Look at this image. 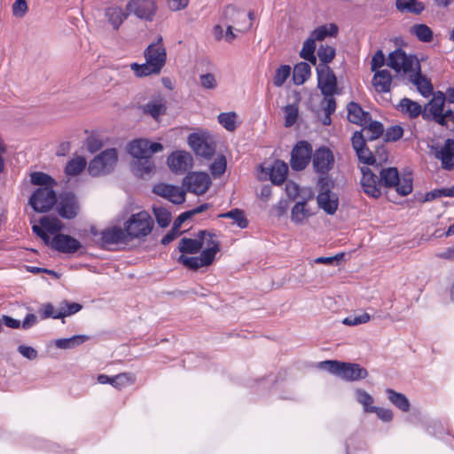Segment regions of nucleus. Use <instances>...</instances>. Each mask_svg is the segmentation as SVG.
Wrapping results in <instances>:
<instances>
[{"mask_svg": "<svg viewBox=\"0 0 454 454\" xmlns=\"http://www.w3.org/2000/svg\"><path fill=\"white\" fill-rule=\"evenodd\" d=\"M153 227V221L151 215L141 211L131 215L124 223V230L129 239H141L149 235Z\"/></svg>", "mask_w": 454, "mask_h": 454, "instance_id": "obj_2", "label": "nucleus"}, {"mask_svg": "<svg viewBox=\"0 0 454 454\" xmlns=\"http://www.w3.org/2000/svg\"><path fill=\"white\" fill-rule=\"evenodd\" d=\"M355 398L356 402L362 405L364 412H372L375 405H373L374 398L372 395L362 388H356L355 390Z\"/></svg>", "mask_w": 454, "mask_h": 454, "instance_id": "obj_40", "label": "nucleus"}, {"mask_svg": "<svg viewBox=\"0 0 454 454\" xmlns=\"http://www.w3.org/2000/svg\"><path fill=\"white\" fill-rule=\"evenodd\" d=\"M311 67L309 63L300 62L295 65L293 72V80L296 85L303 84L310 76Z\"/></svg>", "mask_w": 454, "mask_h": 454, "instance_id": "obj_38", "label": "nucleus"}, {"mask_svg": "<svg viewBox=\"0 0 454 454\" xmlns=\"http://www.w3.org/2000/svg\"><path fill=\"white\" fill-rule=\"evenodd\" d=\"M183 185L188 192L197 195H202L209 189L211 178L207 173L192 172L184 178Z\"/></svg>", "mask_w": 454, "mask_h": 454, "instance_id": "obj_13", "label": "nucleus"}, {"mask_svg": "<svg viewBox=\"0 0 454 454\" xmlns=\"http://www.w3.org/2000/svg\"><path fill=\"white\" fill-rule=\"evenodd\" d=\"M221 218H230L233 220V223L237 224L240 229H245L248 225V221L246 218L244 212L239 208H234L226 213L219 215Z\"/></svg>", "mask_w": 454, "mask_h": 454, "instance_id": "obj_43", "label": "nucleus"}, {"mask_svg": "<svg viewBox=\"0 0 454 454\" xmlns=\"http://www.w3.org/2000/svg\"><path fill=\"white\" fill-rule=\"evenodd\" d=\"M51 247L60 253L73 254L81 247V243L69 235L57 234L52 238Z\"/></svg>", "mask_w": 454, "mask_h": 454, "instance_id": "obj_22", "label": "nucleus"}, {"mask_svg": "<svg viewBox=\"0 0 454 454\" xmlns=\"http://www.w3.org/2000/svg\"><path fill=\"white\" fill-rule=\"evenodd\" d=\"M334 163V155L329 148L321 146L314 152L312 164L314 170L317 174L326 175L333 168Z\"/></svg>", "mask_w": 454, "mask_h": 454, "instance_id": "obj_14", "label": "nucleus"}, {"mask_svg": "<svg viewBox=\"0 0 454 454\" xmlns=\"http://www.w3.org/2000/svg\"><path fill=\"white\" fill-rule=\"evenodd\" d=\"M89 339V336L83 334L74 335L70 338L56 340L55 346L60 349H72L82 345Z\"/></svg>", "mask_w": 454, "mask_h": 454, "instance_id": "obj_34", "label": "nucleus"}, {"mask_svg": "<svg viewBox=\"0 0 454 454\" xmlns=\"http://www.w3.org/2000/svg\"><path fill=\"white\" fill-rule=\"evenodd\" d=\"M317 204L329 215H333L338 208V197L329 190L322 191L317 195Z\"/></svg>", "mask_w": 454, "mask_h": 454, "instance_id": "obj_28", "label": "nucleus"}, {"mask_svg": "<svg viewBox=\"0 0 454 454\" xmlns=\"http://www.w3.org/2000/svg\"><path fill=\"white\" fill-rule=\"evenodd\" d=\"M370 319L371 316L366 312H363L360 314L349 315L342 320V324L348 326H356L365 324L370 321Z\"/></svg>", "mask_w": 454, "mask_h": 454, "instance_id": "obj_53", "label": "nucleus"}, {"mask_svg": "<svg viewBox=\"0 0 454 454\" xmlns=\"http://www.w3.org/2000/svg\"><path fill=\"white\" fill-rule=\"evenodd\" d=\"M386 393L389 402L396 408L404 412L410 410V402L403 394L396 392L391 388H387Z\"/></svg>", "mask_w": 454, "mask_h": 454, "instance_id": "obj_36", "label": "nucleus"}, {"mask_svg": "<svg viewBox=\"0 0 454 454\" xmlns=\"http://www.w3.org/2000/svg\"><path fill=\"white\" fill-rule=\"evenodd\" d=\"M153 213L158 224L160 227H167L171 221L170 213L161 207H153Z\"/></svg>", "mask_w": 454, "mask_h": 454, "instance_id": "obj_56", "label": "nucleus"}, {"mask_svg": "<svg viewBox=\"0 0 454 454\" xmlns=\"http://www.w3.org/2000/svg\"><path fill=\"white\" fill-rule=\"evenodd\" d=\"M380 181L385 187H395L396 192L402 196H406L412 191V177L406 175L400 178L395 168H382Z\"/></svg>", "mask_w": 454, "mask_h": 454, "instance_id": "obj_3", "label": "nucleus"}, {"mask_svg": "<svg viewBox=\"0 0 454 454\" xmlns=\"http://www.w3.org/2000/svg\"><path fill=\"white\" fill-rule=\"evenodd\" d=\"M162 37L160 36L156 43H151L145 51V60L151 62L153 70H161L166 62V50L161 43Z\"/></svg>", "mask_w": 454, "mask_h": 454, "instance_id": "obj_19", "label": "nucleus"}, {"mask_svg": "<svg viewBox=\"0 0 454 454\" xmlns=\"http://www.w3.org/2000/svg\"><path fill=\"white\" fill-rule=\"evenodd\" d=\"M397 109L411 118L418 117L422 111L421 106L419 103L407 98L400 101Z\"/></svg>", "mask_w": 454, "mask_h": 454, "instance_id": "obj_35", "label": "nucleus"}, {"mask_svg": "<svg viewBox=\"0 0 454 454\" xmlns=\"http://www.w3.org/2000/svg\"><path fill=\"white\" fill-rule=\"evenodd\" d=\"M28 6L26 0H16L12 6V15L21 19L27 12Z\"/></svg>", "mask_w": 454, "mask_h": 454, "instance_id": "obj_60", "label": "nucleus"}, {"mask_svg": "<svg viewBox=\"0 0 454 454\" xmlns=\"http://www.w3.org/2000/svg\"><path fill=\"white\" fill-rule=\"evenodd\" d=\"M288 171L287 165L280 160H277L271 167L270 177L273 184H280L286 177Z\"/></svg>", "mask_w": 454, "mask_h": 454, "instance_id": "obj_39", "label": "nucleus"}, {"mask_svg": "<svg viewBox=\"0 0 454 454\" xmlns=\"http://www.w3.org/2000/svg\"><path fill=\"white\" fill-rule=\"evenodd\" d=\"M219 123L228 131H234L237 128V114L234 112L222 113L217 117Z\"/></svg>", "mask_w": 454, "mask_h": 454, "instance_id": "obj_48", "label": "nucleus"}, {"mask_svg": "<svg viewBox=\"0 0 454 454\" xmlns=\"http://www.w3.org/2000/svg\"><path fill=\"white\" fill-rule=\"evenodd\" d=\"M98 382L100 384H110L115 388L121 389L135 382V377L131 373L122 372L114 377L106 374H99L98 376Z\"/></svg>", "mask_w": 454, "mask_h": 454, "instance_id": "obj_26", "label": "nucleus"}, {"mask_svg": "<svg viewBox=\"0 0 454 454\" xmlns=\"http://www.w3.org/2000/svg\"><path fill=\"white\" fill-rule=\"evenodd\" d=\"M411 82L416 86L418 91L425 98L429 97L433 92V86L429 80L422 76L419 71L410 76Z\"/></svg>", "mask_w": 454, "mask_h": 454, "instance_id": "obj_32", "label": "nucleus"}, {"mask_svg": "<svg viewBox=\"0 0 454 454\" xmlns=\"http://www.w3.org/2000/svg\"><path fill=\"white\" fill-rule=\"evenodd\" d=\"M117 158L116 149L110 148L103 151L90 162L89 174L92 176H99L110 173L117 162Z\"/></svg>", "mask_w": 454, "mask_h": 454, "instance_id": "obj_5", "label": "nucleus"}, {"mask_svg": "<svg viewBox=\"0 0 454 454\" xmlns=\"http://www.w3.org/2000/svg\"><path fill=\"white\" fill-rule=\"evenodd\" d=\"M82 306L76 302H69L67 300L62 301L59 304V318L72 316L82 309Z\"/></svg>", "mask_w": 454, "mask_h": 454, "instance_id": "obj_45", "label": "nucleus"}, {"mask_svg": "<svg viewBox=\"0 0 454 454\" xmlns=\"http://www.w3.org/2000/svg\"><path fill=\"white\" fill-rule=\"evenodd\" d=\"M188 144L197 155L206 159H209L215 151V145L211 140L196 133L188 137Z\"/></svg>", "mask_w": 454, "mask_h": 454, "instance_id": "obj_18", "label": "nucleus"}, {"mask_svg": "<svg viewBox=\"0 0 454 454\" xmlns=\"http://www.w3.org/2000/svg\"><path fill=\"white\" fill-rule=\"evenodd\" d=\"M285 126L291 127L293 126L297 119L299 114V109L297 104L287 105L285 109Z\"/></svg>", "mask_w": 454, "mask_h": 454, "instance_id": "obj_54", "label": "nucleus"}, {"mask_svg": "<svg viewBox=\"0 0 454 454\" xmlns=\"http://www.w3.org/2000/svg\"><path fill=\"white\" fill-rule=\"evenodd\" d=\"M362 126V132L366 139L371 141L379 138L384 132L383 125L380 121H371V118L368 119V122L365 125Z\"/></svg>", "mask_w": 454, "mask_h": 454, "instance_id": "obj_37", "label": "nucleus"}, {"mask_svg": "<svg viewBox=\"0 0 454 454\" xmlns=\"http://www.w3.org/2000/svg\"><path fill=\"white\" fill-rule=\"evenodd\" d=\"M396 8L403 12H411L415 14L421 13L425 6L417 0H396Z\"/></svg>", "mask_w": 454, "mask_h": 454, "instance_id": "obj_41", "label": "nucleus"}, {"mask_svg": "<svg viewBox=\"0 0 454 454\" xmlns=\"http://www.w3.org/2000/svg\"><path fill=\"white\" fill-rule=\"evenodd\" d=\"M338 33V27L333 24H325L315 28L309 35L314 41H323L326 37H333Z\"/></svg>", "mask_w": 454, "mask_h": 454, "instance_id": "obj_33", "label": "nucleus"}, {"mask_svg": "<svg viewBox=\"0 0 454 454\" xmlns=\"http://www.w3.org/2000/svg\"><path fill=\"white\" fill-rule=\"evenodd\" d=\"M445 95L438 91L433 95L432 99L427 105L426 110L433 116L434 120L441 125H444V116H442Z\"/></svg>", "mask_w": 454, "mask_h": 454, "instance_id": "obj_25", "label": "nucleus"}, {"mask_svg": "<svg viewBox=\"0 0 454 454\" xmlns=\"http://www.w3.org/2000/svg\"><path fill=\"white\" fill-rule=\"evenodd\" d=\"M431 153L441 161V167L444 170L450 171L454 168V139L448 138L443 144H434L430 147Z\"/></svg>", "mask_w": 454, "mask_h": 454, "instance_id": "obj_11", "label": "nucleus"}, {"mask_svg": "<svg viewBox=\"0 0 454 454\" xmlns=\"http://www.w3.org/2000/svg\"><path fill=\"white\" fill-rule=\"evenodd\" d=\"M39 312L43 318H49V317H52L55 319L59 318V306L55 307L51 303H46V304L43 305L42 308L40 309Z\"/></svg>", "mask_w": 454, "mask_h": 454, "instance_id": "obj_61", "label": "nucleus"}, {"mask_svg": "<svg viewBox=\"0 0 454 454\" xmlns=\"http://www.w3.org/2000/svg\"><path fill=\"white\" fill-rule=\"evenodd\" d=\"M403 129L401 126L395 125L386 130V139L387 141H396L403 137Z\"/></svg>", "mask_w": 454, "mask_h": 454, "instance_id": "obj_63", "label": "nucleus"}, {"mask_svg": "<svg viewBox=\"0 0 454 454\" xmlns=\"http://www.w3.org/2000/svg\"><path fill=\"white\" fill-rule=\"evenodd\" d=\"M392 83V76L388 70L383 69L375 72L372 85L378 92H388Z\"/></svg>", "mask_w": 454, "mask_h": 454, "instance_id": "obj_30", "label": "nucleus"}, {"mask_svg": "<svg viewBox=\"0 0 454 454\" xmlns=\"http://www.w3.org/2000/svg\"><path fill=\"white\" fill-rule=\"evenodd\" d=\"M223 22L230 23L239 32L247 31L252 26L253 12L238 10L234 5H228L223 11Z\"/></svg>", "mask_w": 454, "mask_h": 454, "instance_id": "obj_6", "label": "nucleus"}, {"mask_svg": "<svg viewBox=\"0 0 454 454\" xmlns=\"http://www.w3.org/2000/svg\"><path fill=\"white\" fill-rule=\"evenodd\" d=\"M219 244L214 238V235L200 231L195 239L183 238L179 241L178 248L183 254H196L202 248L208 247V245Z\"/></svg>", "mask_w": 454, "mask_h": 454, "instance_id": "obj_8", "label": "nucleus"}, {"mask_svg": "<svg viewBox=\"0 0 454 454\" xmlns=\"http://www.w3.org/2000/svg\"><path fill=\"white\" fill-rule=\"evenodd\" d=\"M411 31L422 42H430L432 40L433 32L431 28L425 24L414 25Z\"/></svg>", "mask_w": 454, "mask_h": 454, "instance_id": "obj_50", "label": "nucleus"}, {"mask_svg": "<svg viewBox=\"0 0 454 454\" xmlns=\"http://www.w3.org/2000/svg\"><path fill=\"white\" fill-rule=\"evenodd\" d=\"M372 413H375L377 417L384 422L391 421L394 417L393 411L391 410L377 406L374 407Z\"/></svg>", "mask_w": 454, "mask_h": 454, "instance_id": "obj_64", "label": "nucleus"}, {"mask_svg": "<svg viewBox=\"0 0 454 454\" xmlns=\"http://www.w3.org/2000/svg\"><path fill=\"white\" fill-rule=\"evenodd\" d=\"M132 171L139 177L151 176L154 169V163L152 157H142L135 159L131 165Z\"/></svg>", "mask_w": 454, "mask_h": 454, "instance_id": "obj_29", "label": "nucleus"}, {"mask_svg": "<svg viewBox=\"0 0 454 454\" xmlns=\"http://www.w3.org/2000/svg\"><path fill=\"white\" fill-rule=\"evenodd\" d=\"M87 165V161L83 157L77 156L67 162L65 172L67 176H77L79 175Z\"/></svg>", "mask_w": 454, "mask_h": 454, "instance_id": "obj_42", "label": "nucleus"}, {"mask_svg": "<svg viewBox=\"0 0 454 454\" xmlns=\"http://www.w3.org/2000/svg\"><path fill=\"white\" fill-rule=\"evenodd\" d=\"M387 66L397 74H407L409 77L420 70L417 58L407 55L403 50H395L388 55Z\"/></svg>", "mask_w": 454, "mask_h": 454, "instance_id": "obj_4", "label": "nucleus"}, {"mask_svg": "<svg viewBox=\"0 0 454 454\" xmlns=\"http://www.w3.org/2000/svg\"><path fill=\"white\" fill-rule=\"evenodd\" d=\"M209 246L210 247L203 249L199 256L190 257L181 254L178 257V262L191 270H198L201 267L210 265L213 262L216 253L219 251V244H211Z\"/></svg>", "mask_w": 454, "mask_h": 454, "instance_id": "obj_9", "label": "nucleus"}, {"mask_svg": "<svg viewBox=\"0 0 454 454\" xmlns=\"http://www.w3.org/2000/svg\"><path fill=\"white\" fill-rule=\"evenodd\" d=\"M211 172L215 176H220L225 172L226 169V160L225 157H218L210 167Z\"/></svg>", "mask_w": 454, "mask_h": 454, "instance_id": "obj_62", "label": "nucleus"}, {"mask_svg": "<svg viewBox=\"0 0 454 454\" xmlns=\"http://www.w3.org/2000/svg\"><path fill=\"white\" fill-rule=\"evenodd\" d=\"M42 227L48 232L53 234L63 228V223L55 216H43L40 220Z\"/></svg>", "mask_w": 454, "mask_h": 454, "instance_id": "obj_46", "label": "nucleus"}, {"mask_svg": "<svg viewBox=\"0 0 454 454\" xmlns=\"http://www.w3.org/2000/svg\"><path fill=\"white\" fill-rule=\"evenodd\" d=\"M316 41L310 36L303 43L300 55L305 60L309 61L312 65H316L317 57L315 56Z\"/></svg>", "mask_w": 454, "mask_h": 454, "instance_id": "obj_44", "label": "nucleus"}, {"mask_svg": "<svg viewBox=\"0 0 454 454\" xmlns=\"http://www.w3.org/2000/svg\"><path fill=\"white\" fill-rule=\"evenodd\" d=\"M317 57L321 62L319 65L328 66L335 57V49L330 45L321 44L317 50Z\"/></svg>", "mask_w": 454, "mask_h": 454, "instance_id": "obj_49", "label": "nucleus"}, {"mask_svg": "<svg viewBox=\"0 0 454 454\" xmlns=\"http://www.w3.org/2000/svg\"><path fill=\"white\" fill-rule=\"evenodd\" d=\"M291 73V68L289 66H281L275 74L273 82L276 86H281L289 77Z\"/></svg>", "mask_w": 454, "mask_h": 454, "instance_id": "obj_58", "label": "nucleus"}, {"mask_svg": "<svg viewBox=\"0 0 454 454\" xmlns=\"http://www.w3.org/2000/svg\"><path fill=\"white\" fill-rule=\"evenodd\" d=\"M143 111L156 119L164 114L165 106L160 100H153L143 106Z\"/></svg>", "mask_w": 454, "mask_h": 454, "instance_id": "obj_47", "label": "nucleus"}, {"mask_svg": "<svg viewBox=\"0 0 454 454\" xmlns=\"http://www.w3.org/2000/svg\"><path fill=\"white\" fill-rule=\"evenodd\" d=\"M317 367L347 381H357L367 378L368 371L358 364L326 360Z\"/></svg>", "mask_w": 454, "mask_h": 454, "instance_id": "obj_1", "label": "nucleus"}, {"mask_svg": "<svg viewBox=\"0 0 454 454\" xmlns=\"http://www.w3.org/2000/svg\"><path fill=\"white\" fill-rule=\"evenodd\" d=\"M200 83L206 90H215L218 85L215 76L210 73L200 74Z\"/></svg>", "mask_w": 454, "mask_h": 454, "instance_id": "obj_59", "label": "nucleus"}, {"mask_svg": "<svg viewBox=\"0 0 454 454\" xmlns=\"http://www.w3.org/2000/svg\"><path fill=\"white\" fill-rule=\"evenodd\" d=\"M168 165L175 173H184L192 165V155L185 151H176L168 158Z\"/></svg>", "mask_w": 454, "mask_h": 454, "instance_id": "obj_23", "label": "nucleus"}, {"mask_svg": "<svg viewBox=\"0 0 454 454\" xmlns=\"http://www.w3.org/2000/svg\"><path fill=\"white\" fill-rule=\"evenodd\" d=\"M309 215L305 202H297L292 209V220L295 223H301Z\"/></svg>", "mask_w": 454, "mask_h": 454, "instance_id": "obj_55", "label": "nucleus"}, {"mask_svg": "<svg viewBox=\"0 0 454 454\" xmlns=\"http://www.w3.org/2000/svg\"><path fill=\"white\" fill-rule=\"evenodd\" d=\"M361 185L363 191L372 198H379L381 195L380 181L369 167H362Z\"/></svg>", "mask_w": 454, "mask_h": 454, "instance_id": "obj_20", "label": "nucleus"}, {"mask_svg": "<svg viewBox=\"0 0 454 454\" xmlns=\"http://www.w3.org/2000/svg\"><path fill=\"white\" fill-rule=\"evenodd\" d=\"M28 203L35 212H48L57 203L56 193L51 187H39L33 192Z\"/></svg>", "mask_w": 454, "mask_h": 454, "instance_id": "obj_7", "label": "nucleus"}, {"mask_svg": "<svg viewBox=\"0 0 454 454\" xmlns=\"http://www.w3.org/2000/svg\"><path fill=\"white\" fill-rule=\"evenodd\" d=\"M348 118L349 121L361 126L368 122L370 115L358 104L351 102L348 105Z\"/></svg>", "mask_w": 454, "mask_h": 454, "instance_id": "obj_31", "label": "nucleus"}, {"mask_svg": "<svg viewBox=\"0 0 454 454\" xmlns=\"http://www.w3.org/2000/svg\"><path fill=\"white\" fill-rule=\"evenodd\" d=\"M101 239L106 245L126 244L129 241L125 230L118 226L102 231Z\"/></svg>", "mask_w": 454, "mask_h": 454, "instance_id": "obj_27", "label": "nucleus"}, {"mask_svg": "<svg viewBox=\"0 0 454 454\" xmlns=\"http://www.w3.org/2000/svg\"><path fill=\"white\" fill-rule=\"evenodd\" d=\"M31 183L41 187H53L54 180L47 174L43 172H34L31 174Z\"/></svg>", "mask_w": 454, "mask_h": 454, "instance_id": "obj_52", "label": "nucleus"}, {"mask_svg": "<svg viewBox=\"0 0 454 454\" xmlns=\"http://www.w3.org/2000/svg\"><path fill=\"white\" fill-rule=\"evenodd\" d=\"M153 192L174 204H181L185 200V192L178 186L160 183L153 186Z\"/></svg>", "mask_w": 454, "mask_h": 454, "instance_id": "obj_21", "label": "nucleus"}, {"mask_svg": "<svg viewBox=\"0 0 454 454\" xmlns=\"http://www.w3.org/2000/svg\"><path fill=\"white\" fill-rule=\"evenodd\" d=\"M129 14L145 21H152L158 11L156 0H129L126 4Z\"/></svg>", "mask_w": 454, "mask_h": 454, "instance_id": "obj_10", "label": "nucleus"}, {"mask_svg": "<svg viewBox=\"0 0 454 454\" xmlns=\"http://www.w3.org/2000/svg\"><path fill=\"white\" fill-rule=\"evenodd\" d=\"M152 65L153 64L151 62L145 60V63L142 65L133 63L130 65V67L135 72L136 75L139 77L150 75L152 74H159L160 71L153 70L154 67Z\"/></svg>", "mask_w": 454, "mask_h": 454, "instance_id": "obj_51", "label": "nucleus"}, {"mask_svg": "<svg viewBox=\"0 0 454 454\" xmlns=\"http://www.w3.org/2000/svg\"><path fill=\"white\" fill-rule=\"evenodd\" d=\"M442 197H454V185L448 188L434 189L426 194V200H433Z\"/></svg>", "mask_w": 454, "mask_h": 454, "instance_id": "obj_57", "label": "nucleus"}, {"mask_svg": "<svg viewBox=\"0 0 454 454\" xmlns=\"http://www.w3.org/2000/svg\"><path fill=\"white\" fill-rule=\"evenodd\" d=\"M312 146L306 141L298 142L292 151L291 167L294 170H302L312 159Z\"/></svg>", "mask_w": 454, "mask_h": 454, "instance_id": "obj_15", "label": "nucleus"}, {"mask_svg": "<svg viewBox=\"0 0 454 454\" xmlns=\"http://www.w3.org/2000/svg\"><path fill=\"white\" fill-rule=\"evenodd\" d=\"M129 13L119 5H111L105 9V18L107 23L115 31L119 30L121 24L128 19Z\"/></svg>", "mask_w": 454, "mask_h": 454, "instance_id": "obj_24", "label": "nucleus"}, {"mask_svg": "<svg viewBox=\"0 0 454 454\" xmlns=\"http://www.w3.org/2000/svg\"><path fill=\"white\" fill-rule=\"evenodd\" d=\"M79 209V203L74 193L64 192L60 194L59 201H57V210L61 217L73 219L78 215Z\"/></svg>", "mask_w": 454, "mask_h": 454, "instance_id": "obj_17", "label": "nucleus"}, {"mask_svg": "<svg viewBox=\"0 0 454 454\" xmlns=\"http://www.w3.org/2000/svg\"><path fill=\"white\" fill-rule=\"evenodd\" d=\"M163 146L160 143H150L147 139H136L128 145L129 153L134 158L152 157L155 153L162 151Z\"/></svg>", "mask_w": 454, "mask_h": 454, "instance_id": "obj_16", "label": "nucleus"}, {"mask_svg": "<svg viewBox=\"0 0 454 454\" xmlns=\"http://www.w3.org/2000/svg\"><path fill=\"white\" fill-rule=\"evenodd\" d=\"M317 84L322 94L325 97H333L338 93L337 78L333 70L325 65L317 67Z\"/></svg>", "mask_w": 454, "mask_h": 454, "instance_id": "obj_12", "label": "nucleus"}]
</instances>
